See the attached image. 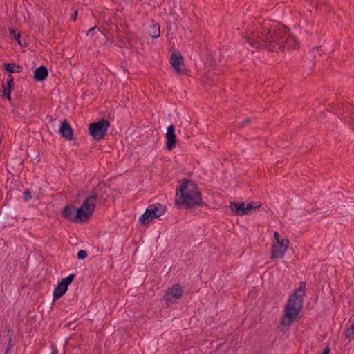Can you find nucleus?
<instances>
[{
    "label": "nucleus",
    "mask_w": 354,
    "mask_h": 354,
    "mask_svg": "<svg viewBox=\"0 0 354 354\" xmlns=\"http://www.w3.org/2000/svg\"><path fill=\"white\" fill-rule=\"evenodd\" d=\"M247 41L253 47L265 48L270 51H285L299 47L297 38L284 27L270 29L267 26H262L257 32H252Z\"/></svg>",
    "instance_id": "1"
},
{
    "label": "nucleus",
    "mask_w": 354,
    "mask_h": 354,
    "mask_svg": "<svg viewBox=\"0 0 354 354\" xmlns=\"http://www.w3.org/2000/svg\"><path fill=\"white\" fill-rule=\"evenodd\" d=\"M102 186L94 188L83 201L80 208H76L73 205L64 207L62 216L69 221L74 223H83L87 221L92 216L96 206L97 200L102 197L101 194Z\"/></svg>",
    "instance_id": "2"
},
{
    "label": "nucleus",
    "mask_w": 354,
    "mask_h": 354,
    "mask_svg": "<svg viewBox=\"0 0 354 354\" xmlns=\"http://www.w3.org/2000/svg\"><path fill=\"white\" fill-rule=\"evenodd\" d=\"M175 203L191 210L207 205L202 198V194L197 184L187 179L179 181L176 189Z\"/></svg>",
    "instance_id": "3"
},
{
    "label": "nucleus",
    "mask_w": 354,
    "mask_h": 354,
    "mask_svg": "<svg viewBox=\"0 0 354 354\" xmlns=\"http://www.w3.org/2000/svg\"><path fill=\"white\" fill-rule=\"evenodd\" d=\"M306 282L301 281L299 286L294 290L288 300L281 319V325L290 326L297 317L303 308L304 297L305 296Z\"/></svg>",
    "instance_id": "4"
},
{
    "label": "nucleus",
    "mask_w": 354,
    "mask_h": 354,
    "mask_svg": "<svg viewBox=\"0 0 354 354\" xmlns=\"http://www.w3.org/2000/svg\"><path fill=\"white\" fill-rule=\"evenodd\" d=\"M166 211L165 206L160 203H156L150 204L146 209L144 214L140 217V223L141 225H145L151 222L153 219L162 216Z\"/></svg>",
    "instance_id": "5"
},
{
    "label": "nucleus",
    "mask_w": 354,
    "mask_h": 354,
    "mask_svg": "<svg viewBox=\"0 0 354 354\" xmlns=\"http://www.w3.org/2000/svg\"><path fill=\"white\" fill-rule=\"evenodd\" d=\"M110 122L105 119H102L97 122L89 124L88 131L92 138L95 140H102L107 132Z\"/></svg>",
    "instance_id": "6"
},
{
    "label": "nucleus",
    "mask_w": 354,
    "mask_h": 354,
    "mask_svg": "<svg viewBox=\"0 0 354 354\" xmlns=\"http://www.w3.org/2000/svg\"><path fill=\"white\" fill-rule=\"evenodd\" d=\"M183 289L179 283L174 284L165 292L164 299L167 303H174L182 297Z\"/></svg>",
    "instance_id": "7"
},
{
    "label": "nucleus",
    "mask_w": 354,
    "mask_h": 354,
    "mask_svg": "<svg viewBox=\"0 0 354 354\" xmlns=\"http://www.w3.org/2000/svg\"><path fill=\"white\" fill-rule=\"evenodd\" d=\"M165 138V148L167 150L170 151L176 147V136L175 134V127L174 125L171 124L167 127Z\"/></svg>",
    "instance_id": "8"
},
{
    "label": "nucleus",
    "mask_w": 354,
    "mask_h": 354,
    "mask_svg": "<svg viewBox=\"0 0 354 354\" xmlns=\"http://www.w3.org/2000/svg\"><path fill=\"white\" fill-rule=\"evenodd\" d=\"M59 132L67 140L71 141L74 139L73 129L66 120L62 122Z\"/></svg>",
    "instance_id": "9"
},
{
    "label": "nucleus",
    "mask_w": 354,
    "mask_h": 354,
    "mask_svg": "<svg viewBox=\"0 0 354 354\" xmlns=\"http://www.w3.org/2000/svg\"><path fill=\"white\" fill-rule=\"evenodd\" d=\"M230 207L236 215L244 216L248 214V212L245 209L244 202L237 203L236 201H231Z\"/></svg>",
    "instance_id": "10"
},
{
    "label": "nucleus",
    "mask_w": 354,
    "mask_h": 354,
    "mask_svg": "<svg viewBox=\"0 0 354 354\" xmlns=\"http://www.w3.org/2000/svg\"><path fill=\"white\" fill-rule=\"evenodd\" d=\"M48 71L47 68L42 65L36 68L34 71V79L36 81L41 82L47 78Z\"/></svg>",
    "instance_id": "11"
},
{
    "label": "nucleus",
    "mask_w": 354,
    "mask_h": 354,
    "mask_svg": "<svg viewBox=\"0 0 354 354\" xmlns=\"http://www.w3.org/2000/svg\"><path fill=\"white\" fill-rule=\"evenodd\" d=\"M170 63L176 71L181 73L180 66L183 64V57L180 55H178L176 53H173L170 58Z\"/></svg>",
    "instance_id": "12"
},
{
    "label": "nucleus",
    "mask_w": 354,
    "mask_h": 354,
    "mask_svg": "<svg viewBox=\"0 0 354 354\" xmlns=\"http://www.w3.org/2000/svg\"><path fill=\"white\" fill-rule=\"evenodd\" d=\"M147 33L150 37H151L153 39L159 37L160 35V29L159 24L155 23L153 20L151 21V24H149Z\"/></svg>",
    "instance_id": "13"
},
{
    "label": "nucleus",
    "mask_w": 354,
    "mask_h": 354,
    "mask_svg": "<svg viewBox=\"0 0 354 354\" xmlns=\"http://www.w3.org/2000/svg\"><path fill=\"white\" fill-rule=\"evenodd\" d=\"M288 248L284 247L281 248L278 245L273 244L272 246L271 258L281 259L284 256Z\"/></svg>",
    "instance_id": "14"
},
{
    "label": "nucleus",
    "mask_w": 354,
    "mask_h": 354,
    "mask_svg": "<svg viewBox=\"0 0 354 354\" xmlns=\"http://www.w3.org/2000/svg\"><path fill=\"white\" fill-rule=\"evenodd\" d=\"M68 288L58 283L53 292V299L57 300L61 298L67 291Z\"/></svg>",
    "instance_id": "15"
},
{
    "label": "nucleus",
    "mask_w": 354,
    "mask_h": 354,
    "mask_svg": "<svg viewBox=\"0 0 354 354\" xmlns=\"http://www.w3.org/2000/svg\"><path fill=\"white\" fill-rule=\"evenodd\" d=\"M4 68L10 73H19L23 70L22 66L18 65L15 63H6L4 64Z\"/></svg>",
    "instance_id": "16"
},
{
    "label": "nucleus",
    "mask_w": 354,
    "mask_h": 354,
    "mask_svg": "<svg viewBox=\"0 0 354 354\" xmlns=\"http://www.w3.org/2000/svg\"><path fill=\"white\" fill-rule=\"evenodd\" d=\"M74 278H75V274H71L68 277L62 279V281H59V283H61L62 286H66L68 288V286L72 283Z\"/></svg>",
    "instance_id": "17"
},
{
    "label": "nucleus",
    "mask_w": 354,
    "mask_h": 354,
    "mask_svg": "<svg viewBox=\"0 0 354 354\" xmlns=\"http://www.w3.org/2000/svg\"><path fill=\"white\" fill-rule=\"evenodd\" d=\"M261 206V203H254L251 202L250 203L245 204V211L248 212V214H250V212L254 209H257Z\"/></svg>",
    "instance_id": "18"
},
{
    "label": "nucleus",
    "mask_w": 354,
    "mask_h": 354,
    "mask_svg": "<svg viewBox=\"0 0 354 354\" xmlns=\"http://www.w3.org/2000/svg\"><path fill=\"white\" fill-rule=\"evenodd\" d=\"M12 88L10 87H7L6 86V85H2V91H3V93H2V97L5 98V99H8V100H10V93H11V91H12Z\"/></svg>",
    "instance_id": "19"
},
{
    "label": "nucleus",
    "mask_w": 354,
    "mask_h": 354,
    "mask_svg": "<svg viewBox=\"0 0 354 354\" xmlns=\"http://www.w3.org/2000/svg\"><path fill=\"white\" fill-rule=\"evenodd\" d=\"M10 35L14 36V37L17 40L18 43L21 46H26V43H22V41L20 39L21 35H20L19 32L16 33V31L15 30L10 29Z\"/></svg>",
    "instance_id": "20"
},
{
    "label": "nucleus",
    "mask_w": 354,
    "mask_h": 354,
    "mask_svg": "<svg viewBox=\"0 0 354 354\" xmlns=\"http://www.w3.org/2000/svg\"><path fill=\"white\" fill-rule=\"evenodd\" d=\"M275 244L278 245V246L280 247L281 248L283 247L288 248L289 239L287 238H283L279 242H277Z\"/></svg>",
    "instance_id": "21"
},
{
    "label": "nucleus",
    "mask_w": 354,
    "mask_h": 354,
    "mask_svg": "<svg viewBox=\"0 0 354 354\" xmlns=\"http://www.w3.org/2000/svg\"><path fill=\"white\" fill-rule=\"evenodd\" d=\"M6 331H7V336L8 337V339H14L15 334L14 330L12 328L10 325H7L5 327Z\"/></svg>",
    "instance_id": "22"
},
{
    "label": "nucleus",
    "mask_w": 354,
    "mask_h": 354,
    "mask_svg": "<svg viewBox=\"0 0 354 354\" xmlns=\"http://www.w3.org/2000/svg\"><path fill=\"white\" fill-rule=\"evenodd\" d=\"M14 339H8V344L5 351V354H10L11 353V349L14 346Z\"/></svg>",
    "instance_id": "23"
},
{
    "label": "nucleus",
    "mask_w": 354,
    "mask_h": 354,
    "mask_svg": "<svg viewBox=\"0 0 354 354\" xmlns=\"http://www.w3.org/2000/svg\"><path fill=\"white\" fill-rule=\"evenodd\" d=\"M32 198V194L30 189H26L23 193V200L24 201H28V200Z\"/></svg>",
    "instance_id": "24"
},
{
    "label": "nucleus",
    "mask_w": 354,
    "mask_h": 354,
    "mask_svg": "<svg viewBox=\"0 0 354 354\" xmlns=\"http://www.w3.org/2000/svg\"><path fill=\"white\" fill-rule=\"evenodd\" d=\"M7 87L13 88L14 87V79L11 75H8L6 80V85Z\"/></svg>",
    "instance_id": "25"
},
{
    "label": "nucleus",
    "mask_w": 354,
    "mask_h": 354,
    "mask_svg": "<svg viewBox=\"0 0 354 354\" xmlns=\"http://www.w3.org/2000/svg\"><path fill=\"white\" fill-rule=\"evenodd\" d=\"M87 257V252L84 250H80L78 252H77V258L79 259H84L85 258Z\"/></svg>",
    "instance_id": "26"
},
{
    "label": "nucleus",
    "mask_w": 354,
    "mask_h": 354,
    "mask_svg": "<svg viewBox=\"0 0 354 354\" xmlns=\"http://www.w3.org/2000/svg\"><path fill=\"white\" fill-rule=\"evenodd\" d=\"M344 335L346 337V339H351L354 336V330H353L350 328H347L345 330Z\"/></svg>",
    "instance_id": "27"
},
{
    "label": "nucleus",
    "mask_w": 354,
    "mask_h": 354,
    "mask_svg": "<svg viewBox=\"0 0 354 354\" xmlns=\"http://www.w3.org/2000/svg\"><path fill=\"white\" fill-rule=\"evenodd\" d=\"M77 10H75L73 14L71 15V19L73 21H75L77 20Z\"/></svg>",
    "instance_id": "28"
},
{
    "label": "nucleus",
    "mask_w": 354,
    "mask_h": 354,
    "mask_svg": "<svg viewBox=\"0 0 354 354\" xmlns=\"http://www.w3.org/2000/svg\"><path fill=\"white\" fill-rule=\"evenodd\" d=\"M274 238H275L277 242H279L282 239L280 237V235L277 232H274Z\"/></svg>",
    "instance_id": "29"
},
{
    "label": "nucleus",
    "mask_w": 354,
    "mask_h": 354,
    "mask_svg": "<svg viewBox=\"0 0 354 354\" xmlns=\"http://www.w3.org/2000/svg\"><path fill=\"white\" fill-rule=\"evenodd\" d=\"M330 352V348L328 346H327L324 349L322 354H329Z\"/></svg>",
    "instance_id": "30"
},
{
    "label": "nucleus",
    "mask_w": 354,
    "mask_h": 354,
    "mask_svg": "<svg viewBox=\"0 0 354 354\" xmlns=\"http://www.w3.org/2000/svg\"><path fill=\"white\" fill-rule=\"evenodd\" d=\"M250 118H245L241 123V126H244L245 124H248V122H250Z\"/></svg>",
    "instance_id": "31"
},
{
    "label": "nucleus",
    "mask_w": 354,
    "mask_h": 354,
    "mask_svg": "<svg viewBox=\"0 0 354 354\" xmlns=\"http://www.w3.org/2000/svg\"><path fill=\"white\" fill-rule=\"evenodd\" d=\"M97 27V26H94L93 28H91L88 30V32H87V35L90 32H91L92 31H93L95 29H96Z\"/></svg>",
    "instance_id": "32"
},
{
    "label": "nucleus",
    "mask_w": 354,
    "mask_h": 354,
    "mask_svg": "<svg viewBox=\"0 0 354 354\" xmlns=\"http://www.w3.org/2000/svg\"><path fill=\"white\" fill-rule=\"evenodd\" d=\"M351 328V329H352L353 330H354V321H353V322L352 323L351 326V328Z\"/></svg>",
    "instance_id": "33"
},
{
    "label": "nucleus",
    "mask_w": 354,
    "mask_h": 354,
    "mask_svg": "<svg viewBox=\"0 0 354 354\" xmlns=\"http://www.w3.org/2000/svg\"><path fill=\"white\" fill-rule=\"evenodd\" d=\"M351 328V329H352L353 330H354V321H353V322L352 323L351 326V328Z\"/></svg>",
    "instance_id": "34"
},
{
    "label": "nucleus",
    "mask_w": 354,
    "mask_h": 354,
    "mask_svg": "<svg viewBox=\"0 0 354 354\" xmlns=\"http://www.w3.org/2000/svg\"><path fill=\"white\" fill-rule=\"evenodd\" d=\"M321 48V46H318V47H317L316 48H317V49H318V48Z\"/></svg>",
    "instance_id": "35"
}]
</instances>
